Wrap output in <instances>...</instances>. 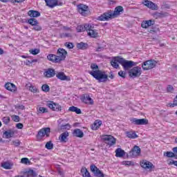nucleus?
<instances>
[{
	"label": "nucleus",
	"instance_id": "nucleus-1",
	"mask_svg": "<svg viewBox=\"0 0 177 177\" xmlns=\"http://www.w3.org/2000/svg\"><path fill=\"white\" fill-rule=\"evenodd\" d=\"M91 68L93 71H88V73L95 78L98 82H107L109 80V75L106 74V72L99 70V66L96 64H91Z\"/></svg>",
	"mask_w": 177,
	"mask_h": 177
},
{
	"label": "nucleus",
	"instance_id": "nucleus-2",
	"mask_svg": "<svg viewBox=\"0 0 177 177\" xmlns=\"http://www.w3.org/2000/svg\"><path fill=\"white\" fill-rule=\"evenodd\" d=\"M124 12V8L119 6L115 8L114 11L109 10L97 17L100 21H107L110 19H114L116 16H119L121 12Z\"/></svg>",
	"mask_w": 177,
	"mask_h": 177
},
{
	"label": "nucleus",
	"instance_id": "nucleus-3",
	"mask_svg": "<svg viewBox=\"0 0 177 177\" xmlns=\"http://www.w3.org/2000/svg\"><path fill=\"white\" fill-rule=\"evenodd\" d=\"M119 63L122 64L124 70H129V68H132L134 66H138V62L125 60L124 58H120Z\"/></svg>",
	"mask_w": 177,
	"mask_h": 177
},
{
	"label": "nucleus",
	"instance_id": "nucleus-4",
	"mask_svg": "<svg viewBox=\"0 0 177 177\" xmlns=\"http://www.w3.org/2000/svg\"><path fill=\"white\" fill-rule=\"evenodd\" d=\"M157 66V62L154 59H149L142 63V68L144 71L152 70Z\"/></svg>",
	"mask_w": 177,
	"mask_h": 177
},
{
	"label": "nucleus",
	"instance_id": "nucleus-5",
	"mask_svg": "<svg viewBox=\"0 0 177 177\" xmlns=\"http://www.w3.org/2000/svg\"><path fill=\"white\" fill-rule=\"evenodd\" d=\"M141 75H142V68L139 66L133 67L132 69H131L129 71V75L132 78H136L138 77H140Z\"/></svg>",
	"mask_w": 177,
	"mask_h": 177
},
{
	"label": "nucleus",
	"instance_id": "nucleus-6",
	"mask_svg": "<svg viewBox=\"0 0 177 177\" xmlns=\"http://www.w3.org/2000/svg\"><path fill=\"white\" fill-rule=\"evenodd\" d=\"M77 10L82 16H86V14L89 13V7L84 4H79L77 6Z\"/></svg>",
	"mask_w": 177,
	"mask_h": 177
},
{
	"label": "nucleus",
	"instance_id": "nucleus-7",
	"mask_svg": "<svg viewBox=\"0 0 177 177\" xmlns=\"http://www.w3.org/2000/svg\"><path fill=\"white\" fill-rule=\"evenodd\" d=\"M46 2V6L53 9V8H56V6H62L63 3H59V0H44Z\"/></svg>",
	"mask_w": 177,
	"mask_h": 177
},
{
	"label": "nucleus",
	"instance_id": "nucleus-8",
	"mask_svg": "<svg viewBox=\"0 0 177 177\" xmlns=\"http://www.w3.org/2000/svg\"><path fill=\"white\" fill-rule=\"evenodd\" d=\"M67 56V51L64 48H59L57 52V57H58V60L60 62H63V60L66 59V57Z\"/></svg>",
	"mask_w": 177,
	"mask_h": 177
},
{
	"label": "nucleus",
	"instance_id": "nucleus-9",
	"mask_svg": "<svg viewBox=\"0 0 177 177\" xmlns=\"http://www.w3.org/2000/svg\"><path fill=\"white\" fill-rule=\"evenodd\" d=\"M47 107H49L53 111H62V106L59 104H56L52 101H48L46 104Z\"/></svg>",
	"mask_w": 177,
	"mask_h": 177
},
{
	"label": "nucleus",
	"instance_id": "nucleus-10",
	"mask_svg": "<svg viewBox=\"0 0 177 177\" xmlns=\"http://www.w3.org/2000/svg\"><path fill=\"white\" fill-rule=\"evenodd\" d=\"M103 140L106 145H109V146H113V145H115V138H114L113 136H104Z\"/></svg>",
	"mask_w": 177,
	"mask_h": 177
},
{
	"label": "nucleus",
	"instance_id": "nucleus-11",
	"mask_svg": "<svg viewBox=\"0 0 177 177\" xmlns=\"http://www.w3.org/2000/svg\"><path fill=\"white\" fill-rule=\"evenodd\" d=\"M90 169H91V172H93V174H94V175L95 176L104 177V174H103L102 173V171H100V169H99V168H97V167H96V165H91L90 166Z\"/></svg>",
	"mask_w": 177,
	"mask_h": 177
},
{
	"label": "nucleus",
	"instance_id": "nucleus-12",
	"mask_svg": "<svg viewBox=\"0 0 177 177\" xmlns=\"http://www.w3.org/2000/svg\"><path fill=\"white\" fill-rule=\"evenodd\" d=\"M140 148L138 146H134V147L129 152V156L135 158V157H138V156H140Z\"/></svg>",
	"mask_w": 177,
	"mask_h": 177
},
{
	"label": "nucleus",
	"instance_id": "nucleus-13",
	"mask_svg": "<svg viewBox=\"0 0 177 177\" xmlns=\"http://www.w3.org/2000/svg\"><path fill=\"white\" fill-rule=\"evenodd\" d=\"M50 133V128L44 127L40 129L38 132V136L40 138H44V136H46V138H49V135Z\"/></svg>",
	"mask_w": 177,
	"mask_h": 177
},
{
	"label": "nucleus",
	"instance_id": "nucleus-14",
	"mask_svg": "<svg viewBox=\"0 0 177 177\" xmlns=\"http://www.w3.org/2000/svg\"><path fill=\"white\" fill-rule=\"evenodd\" d=\"M132 124L135 125H147L149 124V120L147 119H137L133 118L131 120Z\"/></svg>",
	"mask_w": 177,
	"mask_h": 177
},
{
	"label": "nucleus",
	"instance_id": "nucleus-15",
	"mask_svg": "<svg viewBox=\"0 0 177 177\" xmlns=\"http://www.w3.org/2000/svg\"><path fill=\"white\" fill-rule=\"evenodd\" d=\"M142 4L149 8V9H151L152 10H158V6L156 3H153V1H150L149 0H145L142 1Z\"/></svg>",
	"mask_w": 177,
	"mask_h": 177
},
{
	"label": "nucleus",
	"instance_id": "nucleus-16",
	"mask_svg": "<svg viewBox=\"0 0 177 177\" xmlns=\"http://www.w3.org/2000/svg\"><path fill=\"white\" fill-rule=\"evenodd\" d=\"M140 164L142 168H144V169H153V168H154V165L146 160H142Z\"/></svg>",
	"mask_w": 177,
	"mask_h": 177
},
{
	"label": "nucleus",
	"instance_id": "nucleus-17",
	"mask_svg": "<svg viewBox=\"0 0 177 177\" xmlns=\"http://www.w3.org/2000/svg\"><path fill=\"white\" fill-rule=\"evenodd\" d=\"M21 177H34L37 176V173L34 170H29L26 171H21L20 173Z\"/></svg>",
	"mask_w": 177,
	"mask_h": 177
},
{
	"label": "nucleus",
	"instance_id": "nucleus-18",
	"mask_svg": "<svg viewBox=\"0 0 177 177\" xmlns=\"http://www.w3.org/2000/svg\"><path fill=\"white\" fill-rule=\"evenodd\" d=\"M81 100L83 102V103H85L86 104H93V100L91 98V96L88 94H85L82 96L81 98Z\"/></svg>",
	"mask_w": 177,
	"mask_h": 177
},
{
	"label": "nucleus",
	"instance_id": "nucleus-19",
	"mask_svg": "<svg viewBox=\"0 0 177 177\" xmlns=\"http://www.w3.org/2000/svg\"><path fill=\"white\" fill-rule=\"evenodd\" d=\"M5 88L7 91H10V92H16L17 91V88H16V85L13 83L8 82L5 84Z\"/></svg>",
	"mask_w": 177,
	"mask_h": 177
},
{
	"label": "nucleus",
	"instance_id": "nucleus-20",
	"mask_svg": "<svg viewBox=\"0 0 177 177\" xmlns=\"http://www.w3.org/2000/svg\"><path fill=\"white\" fill-rule=\"evenodd\" d=\"M14 136H15V131L12 129L7 130L3 133V138H5V139H9L10 138H13Z\"/></svg>",
	"mask_w": 177,
	"mask_h": 177
},
{
	"label": "nucleus",
	"instance_id": "nucleus-21",
	"mask_svg": "<svg viewBox=\"0 0 177 177\" xmlns=\"http://www.w3.org/2000/svg\"><path fill=\"white\" fill-rule=\"evenodd\" d=\"M56 74V71L53 68H48L46 72H44V75L47 78H52V77H55Z\"/></svg>",
	"mask_w": 177,
	"mask_h": 177
},
{
	"label": "nucleus",
	"instance_id": "nucleus-22",
	"mask_svg": "<svg viewBox=\"0 0 177 177\" xmlns=\"http://www.w3.org/2000/svg\"><path fill=\"white\" fill-rule=\"evenodd\" d=\"M57 78L61 81H70V77L66 76L64 73L59 72L56 75Z\"/></svg>",
	"mask_w": 177,
	"mask_h": 177
},
{
	"label": "nucleus",
	"instance_id": "nucleus-23",
	"mask_svg": "<svg viewBox=\"0 0 177 177\" xmlns=\"http://www.w3.org/2000/svg\"><path fill=\"white\" fill-rule=\"evenodd\" d=\"M48 60H50V62H52L53 63H60V61L59 60V58L57 57V55L50 54L47 56Z\"/></svg>",
	"mask_w": 177,
	"mask_h": 177
},
{
	"label": "nucleus",
	"instance_id": "nucleus-24",
	"mask_svg": "<svg viewBox=\"0 0 177 177\" xmlns=\"http://www.w3.org/2000/svg\"><path fill=\"white\" fill-rule=\"evenodd\" d=\"M1 167L4 168V169H12L13 164L10 161H6L1 163Z\"/></svg>",
	"mask_w": 177,
	"mask_h": 177
},
{
	"label": "nucleus",
	"instance_id": "nucleus-25",
	"mask_svg": "<svg viewBox=\"0 0 177 177\" xmlns=\"http://www.w3.org/2000/svg\"><path fill=\"white\" fill-rule=\"evenodd\" d=\"M67 138H68V132L66 131L62 133L59 137V140L60 142H64V143H66L67 142Z\"/></svg>",
	"mask_w": 177,
	"mask_h": 177
},
{
	"label": "nucleus",
	"instance_id": "nucleus-26",
	"mask_svg": "<svg viewBox=\"0 0 177 177\" xmlns=\"http://www.w3.org/2000/svg\"><path fill=\"white\" fill-rule=\"evenodd\" d=\"M28 15L30 17H39V16H41V13H39V12L32 10H29Z\"/></svg>",
	"mask_w": 177,
	"mask_h": 177
},
{
	"label": "nucleus",
	"instance_id": "nucleus-27",
	"mask_svg": "<svg viewBox=\"0 0 177 177\" xmlns=\"http://www.w3.org/2000/svg\"><path fill=\"white\" fill-rule=\"evenodd\" d=\"M88 35L89 37H91V38H97V35H98V32L97 30H90L88 32H87Z\"/></svg>",
	"mask_w": 177,
	"mask_h": 177
},
{
	"label": "nucleus",
	"instance_id": "nucleus-28",
	"mask_svg": "<svg viewBox=\"0 0 177 177\" xmlns=\"http://www.w3.org/2000/svg\"><path fill=\"white\" fill-rule=\"evenodd\" d=\"M166 16H167V14L163 12H156L153 14V17H155V19H162V17H165Z\"/></svg>",
	"mask_w": 177,
	"mask_h": 177
},
{
	"label": "nucleus",
	"instance_id": "nucleus-29",
	"mask_svg": "<svg viewBox=\"0 0 177 177\" xmlns=\"http://www.w3.org/2000/svg\"><path fill=\"white\" fill-rule=\"evenodd\" d=\"M26 86L27 89H29V91L32 92V93H37V92H38V88H37V86H32L31 84H27Z\"/></svg>",
	"mask_w": 177,
	"mask_h": 177
},
{
	"label": "nucleus",
	"instance_id": "nucleus-30",
	"mask_svg": "<svg viewBox=\"0 0 177 177\" xmlns=\"http://www.w3.org/2000/svg\"><path fill=\"white\" fill-rule=\"evenodd\" d=\"M151 26H153V21L151 20L143 21L141 24L142 28H149Z\"/></svg>",
	"mask_w": 177,
	"mask_h": 177
},
{
	"label": "nucleus",
	"instance_id": "nucleus-31",
	"mask_svg": "<svg viewBox=\"0 0 177 177\" xmlns=\"http://www.w3.org/2000/svg\"><path fill=\"white\" fill-rule=\"evenodd\" d=\"M73 135L77 138H84V132L80 129H75L73 131Z\"/></svg>",
	"mask_w": 177,
	"mask_h": 177
},
{
	"label": "nucleus",
	"instance_id": "nucleus-32",
	"mask_svg": "<svg viewBox=\"0 0 177 177\" xmlns=\"http://www.w3.org/2000/svg\"><path fill=\"white\" fill-rule=\"evenodd\" d=\"M115 156L116 157H124L125 156V151L121 148H118L115 150Z\"/></svg>",
	"mask_w": 177,
	"mask_h": 177
},
{
	"label": "nucleus",
	"instance_id": "nucleus-33",
	"mask_svg": "<svg viewBox=\"0 0 177 177\" xmlns=\"http://www.w3.org/2000/svg\"><path fill=\"white\" fill-rule=\"evenodd\" d=\"M100 125H102V121H95L94 124L91 125V129L93 131H96L97 129H99Z\"/></svg>",
	"mask_w": 177,
	"mask_h": 177
},
{
	"label": "nucleus",
	"instance_id": "nucleus-34",
	"mask_svg": "<svg viewBox=\"0 0 177 177\" xmlns=\"http://www.w3.org/2000/svg\"><path fill=\"white\" fill-rule=\"evenodd\" d=\"M68 111H72V113H76V114H81L82 113L80 109H78L74 106L69 107Z\"/></svg>",
	"mask_w": 177,
	"mask_h": 177
},
{
	"label": "nucleus",
	"instance_id": "nucleus-35",
	"mask_svg": "<svg viewBox=\"0 0 177 177\" xmlns=\"http://www.w3.org/2000/svg\"><path fill=\"white\" fill-rule=\"evenodd\" d=\"M120 57H118L116 59H115L113 61L111 62V64L112 66L114 67V68H117L118 67H119L118 63H120Z\"/></svg>",
	"mask_w": 177,
	"mask_h": 177
},
{
	"label": "nucleus",
	"instance_id": "nucleus-36",
	"mask_svg": "<svg viewBox=\"0 0 177 177\" xmlns=\"http://www.w3.org/2000/svg\"><path fill=\"white\" fill-rule=\"evenodd\" d=\"M127 138H129L130 139H136L138 138V136L136 133L133 131H129L127 133Z\"/></svg>",
	"mask_w": 177,
	"mask_h": 177
},
{
	"label": "nucleus",
	"instance_id": "nucleus-37",
	"mask_svg": "<svg viewBox=\"0 0 177 177\" xmlns=\"http://www.w3.org/2000/svg\"><path fill=\"white\" fill-rule=\"evenodd\" d=\"M77 48L78 49H86V48H88V44H85L84 42H80L79 44H77Z\"/></svg>",
	"mask_w": 177,
	"mask_h": 177
},
{
	"label": "nucleus",
	"instance_id": "nucleus-38",
	"mask_svg": "<svg viewBox=\"0 0 177 177\" xmlns=\"http://www.w3.org/2000/svg\"><path fill=\"white\" fill-rule=\"evenodd\" d=\"M28 23L30 24V26H37V24H39L38 21L35 18L29 19Z\"/></svg>",
	"mask_w": 177,
	"mask_h": 177
},
{
	"label": "nucleus",
	"instance_id": "nucleus-39",
	"mask_svg": "<svg viewBox=\"0 0 177 177\" xmlns=\"http://www.w3.org/2000/svg\"><path fill=\"white\" fill-rule=\"evenodd\" d=\"M84 31H87V32H88V31L90 30H92L93 28H95V27L93 26V25L89 24H86L84 26Z\"/></svg>",
	"mask_w": 177,
	"mask_h": 177
},
{
	"label": "nucleus",
	"instance_id": "nucleus-40",
	"mask_svg": "<svg viewBox=\"0 0 177 177\" xmlns=\"http://www.w3.org/2000/svg\"><path fill=\"white\" fill-rule=\"evenodd\" d=\"M164 156H166V157H168L169 158H172L174 157H176V155L172 151H167L164 153Z\"/></svg>",
	"mask_w": 177,
	"mask_h": 177
},
{
	"label": "nucleus",
	"instance_id": "nucleus-41",
	"mask_svg": "<svg viewBox=\"0 0 177 177\" xmlns=\"http://www.w3.org/2000/svg\"><path fill=\"white\" fill-rule=\"evenodd\" d=\"M175 106H177V95L176 97L174 98L173 103H169L167 104L168 107H175Z\"/></svg>",
	"mask_w": 177,
	"mask_h": 177
},
{
	"label": "nucleus",
	"instance_id": "nucleus-42",
	"mask_svg": "<svg viewBox=\"0 0 177 177\" xmlns=\"http://www.w3.org/2000/svg\"><path fill=\"white\" fill-rule=\"evenodd\" d=\"M41 90L43 92H49L50 91V88H49V86L48 84H43L41 86Z\"/></svg>",
	"mask_w": 177,
	"mask_h": 177
},
{
	"label": "nucleus",
	"instance_id": "nucleus-43",
	"mask_svg": "<svg viewBox=\"0 0 177 177\" xmlns=\"http://www.w3.org/2000/svg\"><path fill=\"white\" fill-rule=\"evenodd\" d=\"M46 149H48V150H52V149H53V144L52 142L49 141L46 144Z\"/></svg>",
	"mask_w": 177,
	"mask_h": 177
},
{
	"label": "nucleus",
	"instance_id": "nucleus-44",
	"mask_svg": "<svg viewBox=\"0 0 177 177\" xmlns=\"http://www.w3.org/2000/svg\"><path fill=\"white\" fill-rule=\"evenodd\" d=\"M61 129H71V125L70 124H62L60 126Z\"/></svg>",
	"mask_w": 177,
	"mask_h": 177
},
{
	"label": "nucleus",
	"instance_id": "nucleus-45",
	"mask_svg": "<svg viewBox=\"0 0 177 177\" xmlns=\"http://www.w3.org/2000/svg\"><path fill=\"white\" fill-rule=\"evenodd\" d=\"M11 118L12 121H15V122H19V121H20V117L19 115H12Z\"/></svg>",
	"mask_w": 177,
	"mask_h": 177
},
{
	"label": "nucleus",
	"instance_id": "nucleus-46",
	"mask_svg": "<svg viewBox=\"0 0 177 177\" xmlns=\"http://www.w3.org/2000/svg\"><path fill=\"white\" fill-rule=\"evenodd\" d=\"M30 53H31L32 55H38V53H39V49L38 48H35V49H32L29 50Z\"/></svg>",
	"mask_w": 177,
	"mask_h": 177
},
{
	"label": "nucleus",
	"instance_id": "nucleus-47",
	"mask_svg": "<svg viewBox=\"0 0 177 177\" xmlns=\"http://www.w3.org/2000/svg\"><path fill=\"white\" fill-rule=\"evenodd\" d=\"M76 30L77 32H84V31H85V28L83 26H78L76 28Z\"/></svg>",
	"mask_w": 177,
	"mask_h": 177
},
{
	"label": "nucleus",
	"instance_id": "nucleus-48",
	"mask_svg": "<svg viewBox=\"0 0 177 177\" xmlns=\"http://www.w3.org/2000/svg\"><path fill=\"white\" fill-rule=\"evenodd\" d=\"M64 45L68 49H73V48H74V44L73 43L66 42Z\"/></svg>",
	"mask_w": 177,
	"mask_h": 177
},
{
	"label": "nucleus",
	"instance_id": "nucleus-49",
	"mask_svg": "<svg viewBox=\"0 0 177 177\" xmlns=\"http://www.w3.org/2000/svg\"><path fill=\"white\" fill-rule=\"evenodd\" d=\"M32 30H35V31H41L42 30V27L38 24L35 25L32 28Z\"/></svg>",
	"mask_w": 177,
	"mask_h": 177
},
{
	"label": "nucleus",
	"instance_id": "nucleus-50",
	"mask_svg": "<svg viewBox=\"0 0 177 177\" xmlns=\"http://www.w3.org/2000/svg\"><path fill=\"white\" fill-rule=\"evenodd\" d=\"M2 120H3V124H6V125L9 124V122H10V118L9 117H4L3 118Z\"/></svg>",
	"mask_w": 177,
	"mask_h": 177
},
{
	"label": "nucleus",
	"instance_id": "nucleus-51",
	"mask_svg": "<svg viewBox=\"0 0 177 177\" xmlns=\"http://www.w3.org/2000/svg\"><path fill=\"white\" fill-rule=\"evenodd\" d=\"M12 145H13V146H15L16 147H17L18 146H20V140H15L12 142Z\"/></svg>",
	"mask_w": 177,
	"mask_h": 177
},
{
	"label": "nucleus",
	"instance_id": "nucleus-52",
	"mask_svg": "<svg viewBox=\"0 0 177 177\" xmlns=\"http://www.w3.org/2000/svg\"><path fill=\"white\" fill-rule=\"evenodd\" d=\"M118 75L120 77H122V78H125L127 75V73H125L124 71H120L118 72Z\"/></svg>",
	"mask_w": 177,
	"mask_h": 177
},
{
	"label": "nucleus",
	"instance_id": "nucleus-53",
	"mask_svg": "<svg viewBox=\"0 0 177 177\" xmlns=\"http://www.w3.org/2000/svg\"><path fill=\"white\" fill-rule=\"evenodd\" d=\"M39 113H48V109H46L45 107H39Z\"/></svg>",
	"mask_w": 177,
	"mask_h": 177
},
{
	"label": "nucleus",
	"instance_id": "nucleus-54",
	"mask_svg": "<svg viewBox=\"0 0 177 177\" xmlns=\"http://www.w3.org/2000/svg\"><path fill=\"white\" fill-rule=\"evenodd\" d=\"M21 162L22 164H28V162H30V160H28V158H23L21 160Z\"/></svg>",
	"mask_w": 177,
	"mask_h": 177
},
{
	"label": "nucleus",
	"instance_id": "nucleus-55",
	"mask_svg": "<svg viewBox=\"0 0 177 177\" xmlns=\"http://www.w3.org/2000/svg\"><path fill=\"white\" fill-rule=\"evenodd\" d=\"M62 37L63 38H71L73 37V35H71V33H64L62 34Z\"/></svg>",
	"mask_w": 177,
	"mask_h": 177
},
{
	"label": "nucleus",
	"instance_id": "nucleus-56",
	"mask_svg": "<svg viewBox=\"0 0 177 177\" xmlns=\"http://www.w3.org/2000/svg\"><path fill=\"white\" fill-rule=\"evenodd\" d=\"M15 109H19V110H25L26 109V106H24V105H16Z\"/></svg>",
	"mask_w": 177,
	"mask_h": 177
},
{
	"label": "nucleus",
	"instance_id": "nucleus-57",
	"mask_svg": "<svg viewBox=\"0 0 177 177\" xmlns=\"http://www.w3.org/2000/svg\"><path fill=\"white\" fill-rule=\"evenodd\" d=\"M124 165H135V163L132 161H125L124 162Z\"/></svg>",
	"mask_w": 177,
	"mask_h": 177
},
{
	"label": "nucleus",
	"instance_id": "nucleus-58",
	"mask_svg": "<svg viewBox=\"0 0 177 177\" xmlns=\"http://www.w3.org/2000/svg\"><path fill=\"white\" fill-rule=\"evenodd\" d=\"M167 92H174V86L169 85L167 87Z\"/></svg>",
	"mask_w": 177,
	"mask_h": 177
},
{
	"label": "nucleus",
	"instance_id": "nucleus-59",
	"mask_svg": "<svg viewBox=\"0 0 177 177\" xmlns=\"http://www.w3.org/2000/svg\"><path fill=\"white\" fill-rule=\"evenodd\" d=\"M23 124L21 123H18L16 125V127L18 129H23Z\"/></svg>",
	"mask_w": 177,
	"mask_h": 177
},
{
	"label": "nucleus",
	"instance_id": "nucleus-60",
	"mask_svg": "<svg viewBox=\"0 0 177 177\" xmlns=\"http://www.w3.org/2000/svg\"><path fill=\"white\" fill-rule=\"evenodd\" d=\"M11 1L12 2V3H20L21 2H24V0H11Z\"/></svg>",
	"mask_w": 177,
	"mask_h": 177
},
{
	"label": "nucleus",
	"instance_id": "nucleus-61",
	"mask_svg": "<svg viewBox=\"0 0 177 177\" xmlns=\"http://www.w3.org/2000/svg\"><path fill=\"white\" fill-rule=\"evenodd\" d=\"M104 48L103 47H98L96 50L95 52H102V50H104Z\"/></svg>",
	"mask_w": 177,
	"mask_h": 177
},
{
	"label": "nucleus",
	"instance_id": "nucleus-62",
	"mask_svg": "<svg viewBox=\"0 0 177 177\" xmlns=\"http://www.w3.org/2000/svg\"><path fill=\"white\" fill-rule=\"evenodd\" d=\"M25 64H26V66H30V64H32L31 61L26 59V61L24 62Z\"/></svg>",
	"mask_w": 177,
	"mask_h": 177
},
{
	"label": "nucleus",
	"instance_id": "nucleus-63",
	"mask_svg": "<svg viewBox=\"0 0 177 177\" xmlns=\"http://www.w3.org/2000/svg\"><path fill=\"white\" fill-rule=\"evenodd\" d=\"M176 160H171L169 162V165H175Z\"/></svg>",
	"mask_w": 177,
	"mask_h": 177
},
{
	"label": "nucleus",
	"instance_id": "nucleus-64",
	"mask_svg": "<svg viewBox=\"0 0 177 177\" xmlns=\"http://www.w3.org/2000/svg\"><path fill=\"white\" fill-rule=\"evenodd\" d=\"M172 150H173L174 153H176L177 154V147H174Z\"/></svg>",
	"mask_w": 177,
	"mask_h": 177
}]
</instances>
